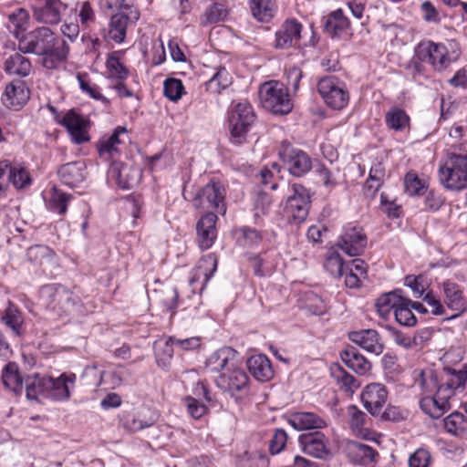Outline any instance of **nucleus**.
I'll list each match as a JSON object with an SVG mask.
<instances>
[{
    "instance_id": "c756f323",
    "label": "nucleus",
    "mask_w": 467,
    "mask_h": 467,
    "mask_svg": "<svg viewBox=\"0 0 467 467\" xmlns=\"http://www.w3.org/2000/svg\"><path fill=\"white\" fill-rule=\"evenodd\" d=\"M85 170L86 165L83 161H72L62 165L57 174L64 184L75 187L85 180Z\"/></svg>"
},
{
    "instance_id": "4be33fe9",
    "label": "nucleus",
    "mask_w": 467,
    "mask_h": 467,
    "mask_svg": "<svg viewBox=\"0 0 467 467\" xmlns=\"http://www.w3.org/2000/svg\"><path fill=\"white\" fill-rule=\"evenodd\" d=\"M29 94V89L24 81L13 80L6 86L2 102L5 107L18 110L27 102Z\"/></svg>"
},
{
    "instance_id": "2f4dec72",
    "label": "nucleus",
    "mask_w": 467,
    "mask_h": 467,
    "mask_svg": "<svg viewBox=\"0 0 467 467\" xmlns=\"http://www.w3.org/2000/svg\"><path fill=\"white\" fill-rule=\"evenodd\" d=\"M237 467H269L265 450L261 447H249L236 459Z\"/></svg>"
},
{
    "instance_id": "a878e982",
    "label": "nucleus",
    "mask_w": 467,
    "mask_h": 467,
    "mask_svg": "<svg viewBox=\"0 0 467 467\" xmlns=\"http://www.w3.org/2000/svg\"><path fill=\"white\" fill-rule=\"evenodd\" d=\"M235 351L232 348H222L213 354L206 360V369L211 372H226L235 364Z\"/></svg>"
},
{
    "instance_id": "052dcab7",
    "label": "nucleus",
    "mask_w": 467,
    "mask_h": 467,
    "mask_svg": "<svg viewBox=\"0 0 467 467\" xmlns=\"http://www.w3.org/2000/svg\"><path fill=\"white\" fill-rule=\"evenodd\" d=\"M52 254L53 252L48 246L41 244L33 245L29 247L26 252L28 260L39 265Z\"/></svg>"
},
{
    "instance_id": "7ed1b4c3",
    "label": "nucleus",
    "mask_w": 467,
    "mask_h": 467,
    "mask_svg": "<svg viewBox=\"0 0 467 467\" xmlns=\"http://www.w3.org/2000/svg\"><path fill=\"white\" fill-rule=\"evenodd\" d=\"M259 98L262 107L275 115H286L293 109L287 88L277 81L262 84Z\"/></svg>"
},
{
    "instance_id": "f03ea898",
    "label": "nucleus",
    "mask_w": 467,
    "mask_h": 467,
    "mask_svg": "<svg viewBox=\"0 0 467 467\" xmlns=\"http://www.w3.org/2000/svg\"><path fill=\"white\" fill-rule=\"evenodd\" d=\"M438 175L441 184L448 190L462 191L467 188V153L448 150Z\"/></svg>"
},
{
    "instance_id": "a19ab883",
    "label": "nucleus",
    "mask_w": 467,
    "mask_h": 467,
    "mask_svg": "<svg viewBox=\"0 0 467 467\" xmlns=\"http://www.w3.org/2000/svg\"><path fill=\"white\" fill-rule=\"evenodd\" d=\"M249 261L253 268L254 274L259 277H265L271 275L274 270V263L267 252L259 254H251Z\"/></svg>"
},
{
    "instance_id": "423d86ee",
    "label": "nucleus",
    "mask_w": 467,
    "mask_h": 467,
    "mask_svg": "<svg viewBox=\"0 0 467 467\" xmlns=\"http://www.w3.org/2000/svg\"><path fill=\"white\" fill-rule=\"evenodd\" d=\"M284 208L285 216L289 223L299 224L306 221L310 208V195L301 184L294 183L289 187Z\"/></svg>"
},
{
    "instance_id": "a18cd8bd",
    "label": "nucleus",
    "mask_w": 467,
    "mask_h": 467,
    "mask_svg": "<svg viewBox=\"0 0 467 467\" xmlns=\"http://www.w3.org/2000/svg\"><path fill=\"white\" fill-rule=\"evenodd\" d=\"M106 66L109 72L108 78L110 82L125 80L129 77L128 68L114 55L108 57Z\"/></svg>"
},
{
    "instance_id": "0eeeda50",
    "label": "nucleus",
    "mask_w": 467,
    "mask_h": 467,
    "mask_svg": "<svg viewBox=\"0 0 467 467\" xmlns=\"http://www.w3.org/2000/svg\"><path fill=\"white\" fill-rule=\"evenodd\" d=\"M317 88L326 105L333 109H342L348 103V90L345 83L336 76L320 78Z\"/></svg>"
},
{
    "instance_id": "473e14b6",
    "label": "nucleus",
    "mask_w": 467,
    "mask_h": 467,
    "mask_svg": "<svg viewBox=\"0 0 467 467\" xmlns=\"http://www.w3.org/2000/svg\"><path fill=\"white\" fill-rule=\"evenodd\" d=\"M340 357L344 364L357 374L364 375L371 368L369 361L359 354L354 347H348L341 351Z\"/></svg>"
},
{
    "instance_id": "f704fd0d",
    "label": "nucleus",
    "mask_w": 467,
    "mask_h": 467,
    "mask_svg": "<svg viewBox=\"0 0 467 467\" xmlns=\"http://www.w3.org/2000/svg\"><path fill=\"white\" fill-rule=\"evenodd\" d=\"M0 320L16 337L23 334L24 317L22 312L12 302H8V306Z\"/></svg>"
},
{
    "instance_id": "09e8293b",
    "label": "nucleus",
    "mask_w": 467,
    "mask_h": 467,
    "mask_svg": "<svg viewBox=\"0 0 467 467\" xmlns=\"http://www.w3.org/2000/svg\"><path fill=\"white\" fill-rule=\"evenodd\" d=\"M385 177V168L379 161L374 162L370 168L368 179L365 182L368 190L375 193L381 187Z\"/></svg>"
},
{
    "instance_id": "bb28decb",
    "label": "nucleus",
    "mask_w": 467,
    "mask_h": 467,
    "mask_svg": "<svg viewBox=\"0 0 467 467\" xmlns=\"http://www.w3.org/2000/svg\"><path fill=\"white\" fill-rule=\"evenodd\" d=\"M288 423L296 431L323 429L327 426L326 420L314 412L297 411L291 413Z\"/></svg>"
},
{
    "instance_id": "4d7b16f0",
    "label": "nucleus",
    "mask_w": 467,
    "mask_h": 467,
    "mask_svg": "<svg viewBox=\"0 0 467 467\" xmlns=\"http://www.w3.org/2000/svg\"><path fill=\"white\" fill-rule=\"evenodd\" d=\"M184 92L182 80L177 78H167L163 83V94L171 101L179 100Z\"/></svg>"
},
{
    "instance_id": "9d476101",
    "label": "nucleus",
    "mask_w": 467,
    "mask_h": 467,
    "mask_svg": "<svg viewBox=\"0 0 467 467\" xmlns=\"http://www.w3.org/2000/svg\"><path fill=\"white\" fill-rule=\"evenodd\" d=\"M279 156L294 176L300 177L308 172L312 168V161L308 154L301 150L293 148L289 143H282Z\"/></svg>"
},
{
    "instance_id": "a211bd4d",
    "label": "nucleus",
    "mask_w": 467,
    "mask_h": 467,
    "mask_svg": "<svg viewBox=\"0 0 467 467\" xmlns=\"http://www.w3.org/2000/svg\"><path fill=\"white\" fill-rule=\"evenodd\" d=\"M302 28V24L295 18L285 20L280 29L275 33V47L280 49L296 47L301 39Z\"/></svg>"
},
{
    "instance_id": "0e129e2a",
    "label": "nucleus",
    "mask_w": 467,
    "mask_h": 467,
    "mask_svg": "<svg viewBox=\"0 0 467 467\" xmlns=\"http://www.w3.org/2000/svg\"><path fill=\"white\" fill-rule=\"evenodd\" d=\"M255 182L262 186L263 191L267 189L275 190L278 186L275 180L274 173L266 168L261 170V171L255 176Z\"/></svg>"
},
{
    "instance_id": "69168bd1",
    "label": "nucleus",
    "mask_w": 467,
    "mask_h": 467,
    "mask_svg": "<svg viewBox=\"0 0 467 467\" xmlns=\"http://www.w3.org/2000/svg\"><path fill=\"white\" fill-rule=\"evenodd\" d=\"M287 434L282 429H277L269 442V451L275 455L279 453L285 446Z\"/></svg>"
},
{
    "instance_id": "6e6d98bb",
    "label": "nucleus",
    "mask_w": 467,
    "mask_h": 467,
    "mask_svg": "<svg viewBox=\"0 0 467 467\" xmlns=\"http://www.w3.org/2000/svg\"><path fill=\"white\" fill-rule=\"evenodd\" d=\"M394 317L396 321L402 326L412 327L417 323V318L412 313L410 306L405 304V302H400L394 311Z\"/></svg>"
},
{
    "instance_id": "58836bf2",
    "label": "nucleus",
    "mask_w": 467,
    "mask_h": 467,
    "mask_svg": "<svg viewBox=\"0 0 467 467\" xmlns=\"http://www.w3.org/2000/svg\"><path fill=\"white\" fill-rule=\"evenodd\" d=\"M410 119L405 110L392 107L385 114V122L388 128L395 131H404L410 127Z\"/></svg>"
},
{
    "instance_id": "338daca9",
    "label": "nucleus",
    "mask_w": 467,
    "mask_h": 467,
    "mask_svg": "<svg viewBox=\"0 0 467 467\" xmlns=\"http://www.w3.org/2000/svg\"><path fill=\"white\" fill-rule=\"evenodd\" d=\"M179 293L174 287H168L162 292L161 303L167 311L172 314L178 307Z\"/></svg>"
},
{
    "instance_id": "c03bdc74",
    "label": "nucleus",
    "mask_w": 467,
    "mask_h": 467,
    "mask_svg": "<svg viewBox=\"0 0 467 467\" xmlns=\"http://www.w3.org/2000/svg\"><path fill=\"white\" fill-rule=\"evenodd\" d=\"M217 263V257L214 254H209L203 256L199 261L194 276L198 278L202 277L204 283H207L216 271Z\"/></svg>"
},
{
    "instance_id": "13d9d810",
    "label": "nucleus",
    "mask_w": 467,
    "mask_h": 467,
    "mask_svg": "<svg viewBox=\"0 0 467 467\" xmlns=\"http://www.w3.org/2000/svg\"><path fill=\"white\" fill-rule=\"evenodd\" d=\"M78 80L83 92L87 93L90 98L101 101L106 106L109 105V99L100 93L99 88L96 84H91L87 80L85 75L78 74Z\"/></svg>"
},
{
    "instance_id": "de8ad7c7",
    "label": "nucleus",
    "mask_w": 467,
    "mask_h": 467,
    "mask_svg": "<svg viewBox=\"0 0 467 467\" xmlns=\"http://www.w3.org/2000/svg\"><path fill=\"white\" fill-rule=\"evenodd\" d=\"M173 342L171 337L165 341H157L154 343V350L157 362L161 368H166L173 356Z\"/></svg>"
},
{
    "instance_id": "72a5a7b5",
    "label": "nucleus",
    "mask_w": 467,
    "mask_h": 467,
    "mask_svg": "<svg viewBox=\"0 0 467 467\" xmlns=\"http://www.w3.org/2000/svg\"><path fill=\"white\" fill-rule=\"evenodd\" d=\"M2 382L7 389L16 395L22 393L25 379L20 375L16 363L9 362L5 365L2 371Z\"/></svg>"
},
{
    "instance_id": "ea45409f",
    "label": "nucleus",
    "mask_w": 467,
    "mask_h": 467,
    "mask_svg": "<svg viewBox=\"0 0 467 467\" xmlns=\"http://www.w3.org/2000/svg\"><path fill=\"white\" fill-rule=\"evenodd\" d=\"M330 373L346 392L354 393L360 386L358 380L339 365L333 366L330 368Z\"/></svg>"
},
{
    "instance_id": "603ef678",
    "label": "nucleus",
    "mask_w": 467,
    "mask_h": 467,
    "mask_svg": "<svg viewBox=\"0 0 467 467\" xmlns=\"http://www.w3.org/2000/svg\"><path fill=\"white\" fill-rule=\"evenodd\" d=\"M404 187L406 192L410 196L422 195L426 191L425 182L412 171L405 175Z\"/></svg>"
},
{
    "instance_id": "c9c22d12",
    "label": "nucleus",
    "mask_w": 467,
    "mask_h": 467,
    "mask_svg": "<svg viewBox=\"0 0 467 467\" xmlns=\"http://www.w3.org/2000/svg\"><path fill=\"white\" fill-rule=\"evenodd\" d=\"M48 377H41L39 374L29 375L25 379L26 398L37 400L39 396L48 398L47 381Z\"/></svg>"
},
{
    "instance_id": "f257e3e1",
    "label": "nucleus",
    "mask_w": 467,
    "mask_h": 467,
    "mask_svg": "<svg viewBox=\"0 0 467 467\" xmlns=\"http://www.w3.org/2000/svg\"><path fill=\"white\" fill-rule=\"evenodd\" d=\"M18 50L42 57L41 64L45 68L56 69L67 59L69 47L66 40L56 36L50 28L40 26L18 38Z\"/></svg>"
},
{
    "instance_id": "680f3d73",
    "label": "nucleus",
    "mask_w": 467,
    "mask_h": 467,
    "mask_svg": "<svg viewBox=\"0 0 467 467\" xmlns=\"http://www.w3.org/2000/svg\"><path fill=\"white\" fill-rule=\"evenodd\" d=\"M401 293V290L386 293L377 299L376 304L384 307L392 308L393 311H395L400 302L404 301V296Z\"/></svg>"
},
{
    "instance_id": "4c0bfd02",
    "label": "nucleus",
    "mask_w": 467,
    "mask_h": 467,
    "mask_svg": "<svg viewBox=\"0 0 467 467\" xmlns=\"http://www.w3.org/2000/svg\"><path fill=\"white\" fill-rule=\"evenodd\" d=\"M442 290L449 308L457 311L463 309L464 298L462 291L456 283L451 281L443 282Z\"/></svg>"
},
{
    "instance_id": "774afa93",
    "label": "nucleus",
    "mask_w": 467,
    "mask_h": 467,
    "mask_svg": "<svg viewBox=\"0 0 467 467\" xmlns=\"http://www.w3.org/2000/svg\"><path fill=\"white\" fill-rule=\"evenodd\" d=\"M431 454L426 449L420 448L409 458L410 467H428Z\"/></svg>"
},
{
    "instance_id": "ddd939ff",
    "label": "nucleus",
    "mask_w": 467,
    "mask_h": 467,
    "mask_svg": "<svg viewBox=\"0 0 467 467\" xmlns=\"http://www.w3.org/2000/svg\"><path fill=\"white\" fill-rule=\"evenodd\" d=\"M33 16L38 22L57 25L61 21L63 4L60 0H31Z\"/></svg>"
},
{
    "instance_id": "f8f14e48",
    "label": "nucleus",
    "mask_w": 467,
    "mask_h": 467,
    "mask_svg": "<svg viewBox=\"0 0 467 467\" xmlns=\"http://www.w3.org/2000/svg\"><path fill=\"white\" fill-rule=\"evenodd\" d=\"M298 442L302 451L318 459H327L331 455L329 441L321 431H313L299 435Z\"/></svg>"
},
{
    "instance_id": "6e6552de",
    "label": "nucleus",
    "mask_w": 467,
    "mask_h": 467,
    "mask_svg": "<svg viewBox=\"0 0 467 467\" xmlns=\"http://www.w3.org/2000/svg\"><path fill=\"white\" fill-rule=\"evenodd\" d=\"M225 189L222 183L211 181L200 189L192 200L196 209L214 210L218 213L225 212Z\"/></svg>"
},
{
    "instance_id": "49530a36",
    "label": "nucleus",
    "mask_w": 467,
    "mask_h": 467,
    "mask_svg": "<svg viewBox=\"0 0 467 467\" xmlns=\"http://www.w3.org/2000/svg\"><path fill=\"white\" fill-rule=\"evenodd\" d=\"M228 15V6L224 2H217L210 5L202 16L203 24H213L223 21Z\"/></svg>"
},
{
    "instance_id": "3c124183",
    "label": "nucleus",
    "mask_w": 467,
    "mask_h": 467,
    "mask_svg": "<svg viewBox=\"0 0 467 467\" xmlns=\"http://www.w3.org/2000/svg\"><path fill=\"white\" fill-rule=\"evenodd\" d=\"M10 183L16 189H23L31 183V178L28 171L20 165H11L9 169Z\"/></svg>"
},
{
    "instance_id": "37998d69",
    "label": "nucleus",
    "mask_w": 467,
    "mask_h": 467,
    "mask_svg": "<svg viewBox=\"0 0 467 467\" xmlns=\"http://www.w3.org/2000/svg\"><path fill=\"white\" fill-rule=\"evenodd\" d=\"M232 84V77L228 70L221 67L217 72L206 82V88L212 93H220Z\"/></svg>"
},
{
    "instance_id": "39448f33",
    "label": "nucleus",
    "mask_w": 467,
    "mask_h": 467,
    "mask_svg": "<svg viewBox=\"0 0 467 467\" xmlns=\"http://www.w3.org/2000/svg\"><path fill=\"white\" fill-rule=\"evenodd\" d=\"M255 114L247 102L237 103L228 113L231 140L234 144L245 141L247 133L254 125Z\"/></svg>"
},
{
    "instance_id": "cd10ccee",
    "label": "nucleus",
    "mask_w": 467,
    "mask_h": 467,
    "mask_svg": "<svg viewBox=\"0 0 467 467\" xmlns=\"http://www.w3.org/2000/svg\"><path fill=\"white\" fill-rule=\"evenodd\" d=\"M32 69L30 59L20 51L10 55L4 62V70L9 76L26 78L31 74Z\"/></svg>"
},
{
    "instance_id": "c85d7f7f",
    "label": "nucleus",
    "mask_w": 467,
    "mask_h": 467,
    "mask_svg": "<svg viewBox=\"0 0 467 467\" xmlns=\"http://www.w3.org/2000/svg\"><path fill=\"white\" fill-rule=\"evenodd\" d=\"M127 135V129L118 126L109 137H103L98 143V151L101 158L109 160L119 153V145L123 143L121 136Z\"/></svg>"
},
{
    "instance_id": "aec40b11",
    "label": "nucleus",
    "mask_w": 467,
    "mask_h": 467,
    "mask_svg": "<svg viewBox=\"0 0 467 467\" xmlns=\"http://www.w3.org/2000/svg\"><path fill=\"white\" fill-rule=\"evenodd\" d=\"M76 375L74 373H62L58 378L48 377V398L64 401L70 398V392L75 387Z\"/></svg>"
},
{
    "instance_id": "b1692460",
    "label": "nucleus",
    "mask_w": 467,
    "mask_h": 467,
    "mask_svg": "<svg viewBox=\"0 0 467 467\" xmlns=\"http://www.w3.org/2000/svg\"><path fill=\"white\" fill-rule=\"evenodd\" d=\"M349 339L361 348L375 355L383 352V344L379 340V333L374 329L353 331L348 335Z\"/></svg>"
},
{
    "instance_id": "393cba45",
    "label": "nucleus",
    "mask_w": 467,
    "mask_h": 467,
    "mask_svg": "<svg viewBox=\"0 0 467 467\" xmlns=\"http://www.w3.org/2000/svg\"><path fill=\"white\" fill-rule=\"evenodd\" d=\"M247 4L252 17L263 24L270 23L278 11L276 0H247Z\"/></svg>"
},
{
    "instance_id": "8fccbe9b",
    "label": "nucleus",
    "mask_w": 467,
    "mask_h": 467,
    "mask_svg": "<svg viewBox=\"0 0 467 467\" xmlns=\"http://www.w3.org/2000/svg\"><path fill=\"white\" fill-rule=\"evenodd\" d=\"M440 402L435 396H426L420 400V407L430 417L439 419L447 411L444 405Z\"/></svg>"
},
{
    "instance_id": "7c9ffc66",
    "label": "nucleus",
    "mask_w": 467,
    "mask_h": 467,
    "mask_svg": "<svg viewBox=\"0 0 467 467\" xmlns=\"http://www.w3.org/2000/svg\"><path fill=\"white\" fill-rule=\"evenodd\" d=\"M247 368L253 377L259 381H268L274 377L272 364L265 355L258 354L249 358Z\"/></svg>"
},
{
    "instance_id": "20e7f679",
    "label": "nucleus",
    "mask_w": 467,
    "mask_h": 467,
    "mask_svg": "<svg viewBox=\"0 0 467 467\" xmlns=\"http://www.w3.org/2000/svg\"><path fill=\"white\" fill-rule=\"evenodd\" d=\"M42 296L46 307L57 316L69 315L80 305L79 297L61 285L44 287Z\"/></svg>"
},
{
    "instance_id": "e433bc0d",
    "label": "nucleus",
    "mask_w": 467,
    "mask_h": 467,
    "mask_svg": "<svg viewBox=\"0 0 467 467\" xmlns=\"http://www.w3.org/2000/svg\"><path fill=\"white\" fill-rule=\"evenodd\" d=\"M323 26L331 36H338L348 28L349 22L343 11L337 9L325 18Z\"/></svg>"
},
{
    "instance_id": "412c9836",
    "label": "nucleus",
    "mask_w": 467,
    "mask_h": 467,
    "mask_svg": "<svg viewBox=\"0 0 467 467\" xmlns=\"http://www.w3.org/2000/svg\"><path fill=\"white\" fill-rule=\"evenodd\" d=\"M217 215L209 212L204 214L196 224L197 241L202 250H207L213 244L216 236Z\"/></svg>"
},
{
    "instance_id": "6ab92c4d",
    "label": "nucleus",
    "mask_w": 467,
    "mask_h": 467,
    "mask_svg": "<svg viewBox=\"0 0 467 467\" xmlns=\"http://www.w3.org/2000/svg\"><path fill=\"white\" fill-rule=\"evenodd\" d=\"M109 179L122 189H130L137 184L140 181V174L138 169L119 161H113L108 171Z\"/></svg>"
},
{
    "instance_id": "f3484780",
    "label": "nucleus",
    "mask_w": 467,
    "mask_h": 467,
    "mask_svg": "<svg viewBox=\"0 0 467 467\" xmlns=\"http://www.w3.org/2000/svg\"><path fill=\"white\" fill-rule=\"evenodd\" d=\"M367 245V236L361 227L346 228L338 242V246L349 256L363 253Z\"/></svg>"
},
{
    "instance_id": "5701e85b",
    "label": "nucleus",
    "mask_w": 467,
    "mask_h": 467,
    "mask_svg": "<svg viewBox=\"0 0 467 467\" xmlns=\"http://www.w3.org/2000/svg\"><path fill=\"white\" fill-rule=\"evenodd\" d=\"M344 451L353 464L362 466L375 462L379 456L378 451L372 447L354 441H348L346 443Z\"/></svg>"
},
{
    "instance_id": "2eb2a0df",
    "label": "nucleus",
    "mask_w": 467,
    "mask_h": 467,
    "mask_svg": "<svg viewBox=\"0 0 467 467\" xmlns=\"http://www.w3.org/2000/svg\"><path fill=\"white\" fill-rule=\"evenodd\" d=\"M360 398L365 409L372 416H379L387 402L388 391L384 385L371 383L364 389Z\"/></svg>"
},
{
    "instance_id": "1a4fd4ad",
    "label": "nucleus",
    "mask_w": 467,
    "mask_h": 467,
    "mask_svg": "<svg viewBox=\"0 0 467 467\" xmlns=\"http://www.w3.org/2000/svg\"><path fill=\"white\" fill-rule=\"evenodd\" d=\"M415 56L420 61L431 65L437 71L444 70L451 63L446 47L431 41L419 43L415 48Z\"/></svg>"
},
{
    "instance_id": "79ce46f5",
    "label": "nucleus",
    "mask_w": 467,
    "mask_h": 467,
    "mask_svg": "<svg viewBox=\"0 0 467 467\" xmlns=\"http://www.w3.org/2000/svg\"><path fill=\"white\" fill-rule=\"evenodd\" d=\"M444 429L454 436L467 435V419L461 412H452L444 419Z\"/></svg>"
},
{
    "instance_id": "4468645a",
    "label": "nucleus",
    "mask_w": 467,
    "mask_h": 467,
    "mask_svg": "<svg viewBox=\"0 0 467 467\" xmlns=\"http://www.w3.org/2000/svg\"><path fill=\"white\" fill-rule=\"evenodd\" d=\"M62 126L67 129L71 140L76 144L89 140L88 132V120L74 109H69L61 119Z\"/></svg>"
},
{
    "instance_id": "e2e57ef3",
    "label": "nucleus",
    "mask_w": 467,
    "mask_h": 467,
    "mask_svg": "<svg viewBox=\"0 0 467 467\" xmlns=\"http://www.w3.org/2000/svg\"><path fill=\"white\" fill-rule=\"evenodd\" d=\"M188 413L195 420L202 418L207 412V407L199 400L188 396L184 399Z\"/></svg>"
},
{
    "instance_id": "dca6fc26",
    "label": "nucleus",
    "mask_w": 467,
    "mask_h": 467,
    "mask_svg": "<svg viewBox=\"0 0 467 467\" xmlns=\"http://www.w3.org/2000/svg\"><path fill=\"white\" fill-rule=\"evenodd\" d=\"M248 381L246 373L235 364L226 372H222L215 379L218 388L232 395L245 389Z\"/></svg>"
},
{
    "instance_id": "9b49d317",
    "label": "nucleus",
    "mask_w": 467,
    "mask_h": 467,
    "mask_svg": "<svg viewBox=\"0 0 467 467\" xmlns=\"http://www.w3.org/2000/svg\"><path fill=\"white\" fill-rule=\"evenodd\" d=\"M140 18V12L136 7H125L112 15L109 25V36L116 43L125 40L127 29L134 26Z\"/></svg>"
},
{
    "instance_id": "5fc2aeb1",
    "label": "nucleus",
    "mask_w": 467,
    "mask_h": 467,
    "mask_svg": "<svg viewBox=\"0 0 467 467\" xmlns=\"http://www.w3.org/2000/svg\"><path fill=\"white\" fill-rule=\"evenodd\" d=\"M10 24L14 26L13 34L18 40L21 36L20 32L26 30V26L28 21V13L24 8H17L16 11L8 16Z\"/></svg>"
},
{
    "instance_id": "bf43d9fd",
    "label": "nucleus",
    "mask_w": 467,
    "mask_h": 467,
    "mask_svg": "<svg viewBox=\"0 0 467 467\" xmlns=\"http://www.w3.org/2000/svg\"><path fill=\"white\" fill-rule=\"evenodd\" d=\"M324 267L332 275L336 277H340L344 274V263L342 257L338 253L333 252L331 253L326 259Z\"/></svg>"
},
{
    "instance_id": "864d4df0",
    "label": "nucleus",
    "mask_w": 467,
    "mask_h": 467,
    "mask_svg": "<svg viewBox=\"0 0 467 467\" xmlns=\"http://www.w3.org/2000/svg\"><path fill=\"white\" fill-rule=\"evenodd\" d=\"M70 197L69 194L54 188L48 202L49 209L60 215L64 214L67 212V202Z\"/></svg>"
}]
</instances>
